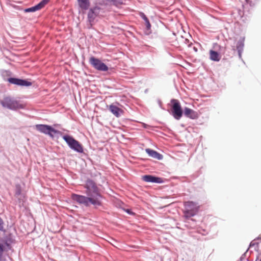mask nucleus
Wrapping results in <instances>:
<instances>
[{"mask_svg":"<svg viewBox=\"0 0 261 261\" xmlns=\"http://www.w3.org/2000/svg\"><path fill=\"white\" fill-rule=\"evenodd\" d=\"M86 196L73 193L71 198L74 201L85 207H90L91 205L97 210L103 205V196L101 193L100 189L96 182L92 179L88 178L84 185Z\"/></svg>","mask_w":261,"mask_h":261,"instance_id":"1","label":"nucleus"},{"mask_svg":"<svg viewBox=\"0 0 261 261\" xmlns=\"http://www.w3.org/2000/svg\"><path fill=\"white\" fill-rule=\"evenodd\" d=\"M0 103L3 108L13 111L25 109V108L24 104L20 103L19 101L10 96L5 97L3 99L0 100Z\"/></svg>","mask_w":261,"mask_h":261,"instance_id":"2","label":"nucleus"},{"mask_svg":"<svg viewBox=\"0 0 261 261\" xmlns=\"http://www.w3.org/2000/svg\"><path fill=\"white\" fill-rule=\"evenodd\" d=\"M61 137L65 141L70 149L79 153H84L83 145L73 136L63 133Z\"/></svg>","mask_w":261,"mask_h":261,"instance_id":"3","label":"nucleus"},{"mask_svg":"<svg viewBox=\"0 0 261 261\" xmlns=\"http://www.w3.org/2000/svg\"><path fill=\"white\" fill-rule=\"evenodd\" d=\"M35 127L37 131L45 135H47L51 138H54L55 137L59 138L63 135V133L62 132L55 129L51 125L38 124L35 125Z\"/></svg>","mask_w":261,"mask_h":261,"instance_id":"4","label":"nucleus"},{"mask_svg":"<svg viewBox=\"0 0 261 261\" xmlns=\"http://www.w3.org/2000/svg\"><path fill=\"white\" fill-rule=\"evenodd\" d=\"M170 109L168 110V113L176 120H179L183 115V111L179 101L176 99H172L170 100Z\"/></svg>","mask_w":261,"mask_h":261,"instance_id":"5","label":"nucleus"},{"mask_svg":"<svg viewBox=\"0 0 261 261\" xmlns=\"http://www.w3.org/2000/svg\"><path fill=\"white\" fill-rule=\"evenodd\" d=\"M89 63L95 69L100 71H107L109 70L108 66L99 58L91 56L89 59Z\"/></svg>","mask_w":261,"mask_h":261,"instance_id":"6","label":"nucleus"},{"mask_svg":"<svg viewBox=\"0 0 261 261\" xmlns=\"http://www.w3.org/2000/svg\"><path fill=\"white\" fill-rule=\"evenodd\" d=\"M15 236L11 232H9L5 234L3 238H0V243L3 245L9 250L12 249V244L15 243Z\"/></svg>","mask_w":261,"mask_h":261,"instance_id":"7","label":"nucleus"},{"mask_svg":"<svg viewBox=\"0 0 261 261\" xmlns=\"http://www.w3.org/2000/svg\"><path fill=\"white\" fill-rule=\"evenodd\" d=\"M4 80L8 81L9 83L21 87H29L32 85L31 82L27 79H22L18 77H10L7 79L4 78Z\"/></svg>","mask_w":261,"mask_h":261,"instance_id":"8","label":"nucleus"},{"mask_svg":"<svg viewBox=\"0 0 261 261\" xmlns=\"http://www.w3.org/2000/svg\"><path fill=\"white\" fill-rule=\"evenodd\" d=\"M141 179L143 181L148 183L163 184L164 182L163 178L152 174L142 175Z\"/></svg>","mask_w":261,"mask_h":261,"instance_id":"9","label":"nucleus"},{"mask_svg":"<svg viewBox=\"0 0 261 261\" xmlns=\"http://www.w3.org/2000/svg\"><path fill=\"white\" fill-rule=\"evenodd\" d=\"M100 9L101 8L98 6H95L89 8L87 18L88 21L90 24H92V23L94 22L96 17L99 15Z\"/></svg>","mask_w":261,"mask_h":261,"instance_id":"10","label":"nucleus"},{"mask_svg":"<svg viewBox=\"0 0 261 261\" xmlns=\"http://www.w3.org/2000/svg\"><path fill=\"white\" fill-rule=\"evenodd\" d=\"M245 39V37L244 36L241 37L238 41L236 45V49L238 53L239 58L243 62H244L242 59V54L244 50Z\"/></svg>","mask_w":261,"mask_h":261,"instance_id":"11","label":"nucleus"},{"mask_svg":"<svg viewBox=\"0 0 261 261\" xmlns=\"http://www.w3.org/2000/svg\"><path fill=\"white\" fill-rule=\"evenodd\" d=\"M183 115L191 119H196L198 118V114L197 112L187 107H185L184 109Z\"/></svg>","mask_w":261,"mask_h":261,"instance_id":"12","label":"nucleus"},{"mask_svg":"<svg viewBox=\"0 0 261 261\" xmlns=\"http://www.w3.org/2000/svg\"><path fill=\"white\" fill-rule=\"evenodd\" d=\"M109 110L117 118L121 117L124 113V111L122 109L120 108L114 103L109 106Z\"/></svg>","mask_w":261,"mask_h":261,"instance_id":"13","label":"nucleus"},{"mask_svg":"<svg viewBox=\"0 0 261 261\" xmlns=\"http://www.w3.org/2000/svg\"><path fill=\"white\" fill-rule=\"evenodd\" d=\"M139 16L145 21V34L147 35H150L151 33V25L149 21V19L148 18L147 16L143 12H140L139 14Z\"/></svg>","mask_w":261,"mask_h":261,"instance_id":"14","label":"nucleus"},{"mask_svg":"<svg viewBox=\"0 0 261 261\" xmlns=\"http://www.w3.org/2000/svg\"><path fill=\"white\" fill-rule=\"evenodd\" d=\"M145 151L149 156L154 159L158 160H162L163 159V155L154 150L150 148H146Z\"/></svg>","mask_w":261,"mask_h":261,"instance_id":"15","label":"nucleus"},{"mask_svg":"<svg viewBox=\"0 0 261 261\" xmlns=\"http://www.w3.org/2000/svg\"><path fill=\"white\" fill-rule=\"evenodd\" d=\"M185 208L197 214L199 211V206L197 203L192 201H188L185 203Z\"/></svg>","mask_w":261,"mask_h":261,"instance_id":"16","label":"nucleus"},{"mask_svg":"<svg viewBox=\"0 0 261 261\" xmlns=\"http://www.w3.org/2000/svg\"><path fill=\"white\" fill-rule=\"evenodd\" d=\"M79 7L82 10H87L90 6V0H77Z\"/></svg>","mask_w":261,"mask_h":261,"instance_id":"17","label":"nucleus"},{"mask_svg":"<svg viewBox=\"0 0 261 261\" xmlns=\"http://www.w3.org/2000/svg\"><path fill=\"white\" fill-rule=\"evenodd\" d=\"M210 59L215 62H219L221 59V56L218 51L211 49L210 50Z\"/></svg>","mask_w":261,"mask_h":261,"instance_id":"18","label":"nucleus"},{"mask_svg":"<svg viewBox=\"0 0 261 261\" xmlns=\"http://www.w3.org/2000/svg\"><path fill=\"white\" fill-rule=\"evenodd\" d=\"M184 216L187 219H190L192 221H195L194 219L191 218L192 217L195 216L197 214L195 213V212H193L191 211H190L187 208H185L184 211Z\"/></svg>","mask_w":261,"mask_h":261,"instance_id":"19","label":"nucleus"},{"mask_svg":"<svg viewBox=\"0 0 261 261\" xmlns=\"http://www.w3.org/2000/svg\"><path fill=\"white\" fill-rule=\"evenodd\" d=\"M22 192V187L20 184H16L15 188V196H18L21 195Z\"/></svg>","mask_w":261,"mask_h":261,"instance_id":"20","label":"nucleus"},{"mask_svg":"<svg viewBox=\"0 0 261 261\" xmlns=\"http://www.w3.org/2000/svg\"><path fill=\"white\" fill-rule=\"evenodd\" d=\"M50 0H41L39 3L36 4L39 10H40L44 8L46 5H47Z\"/></svg>","mask_w":261,"mask_h":261,"instance_id":"21","label":"nucleus"},{"mask_svg":"<svg viewBox=\"0 0 261 261\" xmlns=\"http://www.w3.org/2000/svg\"><path fill=\"white\" fill-rule=\"evenodd\" d=\"M39 10L37 6L36 5H35L34 6H32L31 7L25 8L24 10V12L25 13H30V12H35Z\"/></svg>","mask_w":261,"mask_h":261,"instance_id":"22","label":"nucleus"},{"mask_svg":"<svg viewBox=\"0 0 261 261\" xmlns=\"http://www.w3.org/2000/svg\"><path fill=\"white\" fill-rule=\"evenodd\" d=\"M9 251L3 244L0 243V261H2V258L3 257L4 252L5 251Z\"/></svg>","mask_w":261,"mask_h":261,"instance_id":"23","label":"nucleus"},{"mask_svg":"<svg viewBox=\"0 0 261 261\" xmlns=\"http://www.w3.org/2000/svg\"><path fill=\"white\" fill-rule=\"evenodd\" d=\"M107 2H110L113 3V4L115 6H117L119 5H122L123 4V0H106Z\"/></svg>","mask_w":261,"mask_h":261,"instance_id":"24","label":"nucleus"},{"mask_svg":"<svg viewBox=\"0 0 261 261\" xmlns=\"http://www.w3.org/2000/svg\"><path fill=\"white\" fill-rule=\"evenodd\" d=\"M216 49L218 50V52L220 53H223L224 54L225 51V47L220 46V45L216 43Z\"/></svg>","mask_w":261,"mask_h":261,"instance_id":"25","label":"nucleus"},{"mask_svg":"<svg viewBox=\"0 0 261 261\" xmlns=\"http://www.w3.org/2000/svg\"><path fill=\"white\" fill-rule=\"evenodd\" d=\"M124 211L128 214L131 215V216H134L135 215V213L133 212L132 209L130 208H126L124 209Z\"/></svg>","mask_w":261,"mask_h":261,"instance_id":"26","label":"nucleus"},{"mask_svg":"<svg viewBox=\"0 0 261 261\" xmlns=\"http://www.w3.org/2000/svg\"><path fill=\"white\" fill-rule=\"evenodd\" d=\"M258 243L255 242V241L253 240L250 242L249 247L248 248L249 249V248L252 247L254 246H256L257 247H258Z\"/></svg>","mask_w":261,"mask_h":261,"instance_id":"27","label":"nucleus"},{"mask_svg":"<svg viewBox=\"0 0 261 261\" xmlns=\"http://www.w3.org/2000/svg\"><path fill=\"white\" fill-rule=\"evenodd\" d=\"M249 250V248H248L247 249V250L245 251V252H244L242 255L240 257V261H244V260L245 259V258L246 256V254L247 253V252Z\"/></svg>","mask_w":261,"mask_h":261,"instance_id":"28","label":"nucleus"},{"mask_svg":"<svg viewBox=\"0 0 261 261\" xmlns=\"http://www.w3.org/2000/svg\"><path fill=\"white\" fill-rule=\"evenodd\" d=\"M157 101H158V105H159V107H160L162 109H163V110H165V109H164V108H163V107H162V102L161 100V99H158Z\"/></svg>","mask_w":261,"mask_h":261,"instance_id":"29","label":"nucleus"},{"mask_svg":"<svg viewBox=\"0 0 261 261\" xmlns=\"http://www.w3.org/2000/svg\"><path fill=\"white\" fill-rule=\"evenodd\" d=\"M142 126H143V128H147L149 126V125H148V124H146L145 123H142Z\"/></svg>","mask_w":261,"mask_h":261,"instance_id":"30","label":"nucleus"},{"mask_svg":"<svg viewBox=\"0 0 261 261\" xmlns=\"http://www.w3.org/2000/svg\"><path fill=\"white\" fill-rule=\"evenodd\" d=\"M261 240V236H259L258 237H257V238H256L254 241H256V240Z\"/></svg>","mask_w":261,"mask_h":261,"instance_id":"31","label":"nucleus"},{"mask_svg":"<svg viewBox=\"0 0 261 261\" xmlns=\"http://www.w3.org/2000/svg\"><path fill=\"white\" fill-rule=\"evenodd\" d=\"M5 73H6V74H7V75H9V74L11 73V72H10V71H5Z\"/></svg>","mask_w":261,"mask_h":261,"instance_id":"32","label":"nucleus"},{"mask_svg":"<svg viewBox=\"0 0 261 261\" xmlns=\"http://www.w3.org/2000/svg\"><path fill=\"white\" fill-rule=\"evenodd\" d=\"M194 49L195 51H197V49L195 47H194Z\"/></svg>","mask_w":261,"mask_h":261,"instance_id":"33","label":"nucleus"},{"mask_svg":"<svg viewBox=\"0 0 261 261\" xmlns=\"http://www.w3.org/2000/svg\"><path fill=\"white\" fill-rule=\"evenodd\" d=\"M246 260H247V261H250L248 258H247V259H246Z\"/></svg>","mask_w":261,"mask_h":261,"instance_id":"34","label":"nucleus"}]
</instances>
